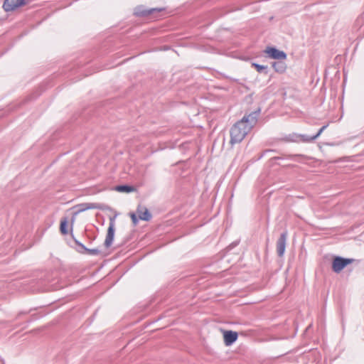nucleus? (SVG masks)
<instances>
[{"label":"nucleus","instance_id":"2","mask_svg":"<svg viewBox=\"0 0 364 364\" xmlns=\"http://www.w3.org/2000/svg\"><path fill=\"white\" fill-rule=\"evenodd\" d=\"M353 259H345L341 257H334L332 262V269L336 273L341 272L347 265L351 264Z\"/></svg>","mask_w":364,"mask_h":364},{"label":"nucleus","instance_id":"15","mask_svg":"<svg viewBox=\"0 0 364 364\" xmlns=\"http://www.w3.org/2000/svg\"><path fill=\"white\" fill-rule=\"evenodd\" d=\"M129 216L132 219V221L134 225H136L138 223V218L136 215L134 213H131L129 214Z\"/></svg>","mask_w":364,"mask_h":364},{"label":"nucleus","instance_id":"12","mask_svg":"<svg viewBox=\"0 0 364 364\" xmlns=\"http://www.w3.org/2000/svg\"><path fill=\"white\" fill-rule=\"evenodd\" d=\"M272 66L276 71H283L285 68L284 63H274Z\"/></svg>","mask_w":364,"mask_h":364},{"label":"nucleus","instance_id":"7","mask_svg":"<svg viewBox=\"0 0 364 364\" xmlns=\"http://www.w3.org/2000/svg\"><path fill=\"white\" fill-rule=\"evenodd\" d=\"M136 213L138 215V218L141 220L148 221L151 219V215L148 210V209L143 205H138L136 209Z\"/></svg>","mask_w":364,"mask_h":364},{"label":"nucleus","instance_id":"4","mask_svg":"<svg viewBox=\"0 0 364 364\" xmlns=\"http://www.w3.org/2000/svg\"><path fill=\"white\" fill-rule=\"evenodd\" d=\"M224 343L226 346L232 345L237 339V333L232 331H223Z\"/></svg>","mask_w":364,"mask_h":364},{"label":"nucleus","instance_id":"8","mask_svg":"<svg viewBox=\"0 0 364 364\" xmlns=\"http://www.w3.org/2000/svg\"><path fill=\"white\" fill-rule=\"evenodd\" d=\"M114 224L111 223L108 228L107 236L105 240V245L107 247H109L111 246L112 241L114 240Z\"/></svg>","mask_w":364,"mask_h":364},{"label":"nucleus","instance_id":"11","mask_svg":"<svg viewBox=\"0 0 364 364\" xmlns=\"http://www.w3.org/2000/svg\"><path fill=\"white\" fill-rule=\"evenodd\" d=\"M68 221L67 218H63V220H61L60 225V230L62 234H63V235L68 234Z\"/></svg>","mask_w":364,"mask_h":364},{"label":"nucleus","instance_id":"10","mask_svg":"<svg viewBox=\"0 0 364 364\" xmlns=\"http://www.w3.org/2000/svg\"><path fill=\"white\" fill-rule=\"evenodd\" d=\"M76 207L78 208L77 213H80L87 210L93 209L95 208V205L93 203H82L77 205Z\"/></svg>","mask_w":364,"mask_h":364},{"label":"nucleus","instance_id":"1","mask_svg":"<svg viewBox=\"0 0 364 364\" xmlns=\"http://www.w3.org/2000/svg\"><path fill=\"white\" fill-rule=\"evenodd\" d=\"M256 122L257 117L254 114L244 116L243 118L237 122L231 129L230 143L236 144L242 141L247 134L256 124Z\"/></svg>","mask_w":364,"mask_h":364},{"label":"nucleus","instance_id":"16","mask_svg":"<svg viewBox=\"0 0 364 364\" xmlns=\"http://www.w3.org/2000/svg\"><path fill=\"white\" fill-rule=\"evenodd\" d=\"M326 127H327V125L323 126V127L319 129V131L318 132V133H317L315 136H312V137H311V139H312V140H314V139H316L318 136H319L321 134V133H322V132H323L326 129Z\"/></svg>","mask_w":364,"mask_h":364},{"label":"nucleus","instance_id":"9","mask_svg":"<svg viewBox=\"0 0 364 364\" xmlns=\"http://www.w3.org/2000/svg\"><path fill=\"white\" fill-rule=\"evenodd\" d=\"M115 190L119 192L125 193H131L136 191V189L134 186H118L115 188Z\"/></svg>","mask_w":364,"mask_h":364},{"label":"nucleus","instance_id":"14","mask_svg":"<svg viewBox=\"0 0 364 364\" xmlns=\"http://www.w3.org/2000/svg\"><path fill=\"white\" fill-rule=\"evenodd\" d=\"M80 246L82 247H83L85 249V250L86 251V252L90 255H97L99 253V251L96 249H92V250L87 249V248L85 247L82 245H80Z\"/></svg>","mask_w":364,"mask_h":364},{"label":"nucleus","instance_id":"3","mask_svg":"<svg viewBox=\"0 0 364 364\" xmlns=\"http://www.w3.org/2000/svg\"><path fill=\"white\" fill-rule=\"evenodd\" d=\"M28 0H5L3 9L5 11H12L28 3Z\"/></svg>","mask_w":364,"mask_h":364},{"label":"nucleus","instance_id":"5","mask_svg":"<svg viewBox=\"0 0 364 364\" xmlns=\"http://www.w3.org/2000/svg\"><path fill=\"white\" fill-rule=\"evenodd\" d=\"M287 242V232L282 233L277 242V251L279 257H282L285 252Z\"/></svg>","mask_w":364,"mask_h":364},{"label":"nucleus","instance_id":"13","mask_svg":"<svg viewBox=\"0 0 364 364\" xmlns=\"http://www.w3.org/2000/svg\"><path fill=\"white\" fill-rule=\"evenodd\" d=\"M252 66L254 67L257 70V71L259 73L262 72L263 70L266 69V68H267L266 66L260 65L255 63H252Z\"/></svg>","mask_w":364,"mask_h":364},{"label":"nucleus","instance_id":"17","mask_svg":"<svg viewBox=\"0 0 364 364\" xmlns=\"http://www.w3.org/2000/svg\"><path fill=\"white\" fill-rule=\"evenodd\" d=\"M326 127H327V125L323 126V127L319 129V131L318 132V133H317L315 136H312V137H311V139H312V140H314V139H316L318 136H319L321 134V133H322V132H323L326 129Z\"/></svg>","mask_w":364,"mask_h":364},{"label":"nucleus","instance_id":"6","mask_svg":"<svg viewBox=\"0 0 364 364\" xmlns=\"http://www.w3.org/2000/svg\"><path fill=\"white\" fill-rule=\"evenodd\" d=\"M265 53L273 59H285L287 58L285 53L274 48H267Z\"/></svg>","mask_w":364,"mask_h":364}]
</instances>
